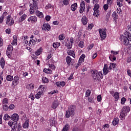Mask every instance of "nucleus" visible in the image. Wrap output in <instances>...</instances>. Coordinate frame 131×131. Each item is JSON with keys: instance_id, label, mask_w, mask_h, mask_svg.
Returning <instances> with one entry per match:
<instances>
[{"instance_id": "obj_57", "label": "nucleus", "mask_w": 131, "mask_h": 131, "mask_svg": "<svg viewBox=\"0 0 131 131\" xmlns=\"http://www.w3.org/2000/svg\"><path fill=\"white\" fill-rule=\"evenodd\" d=\"M109 8V5L108 4H104L103 5V9L105 10V11H107V10H108Z\"/></svg>"}, {"instance_id": "obj_16", "label": "nucleus", "mask_w": 131, "mask_h": 131, "mask_svg": "<svg viewBox=\"0 0 131 131\" xmlns=\"http://www.w3.org/2000/svg\"><path fill=\"white\" fill-rule=\"evenodd\" d=\"M103 71L104 75H107L109 73V70H108V65L107 64H104Z\"/></svg>"}, {"instance_id": "obj_60", "label": "nucleus", "mask_w": 131, "mask_h": 131, "mask_svg": "<svg viewBox=\"0 0 131 131\" xmlns=\"http://www.w3.org/2000/svg\"><path fill=\"white\" fill-rule=\"evenodd\" d=\"M29 97L31 99L32 101L34 100L35 97H34V95H33V94L31 93L30 95L29 96Z\"/></svg>"}, {"instance_id": "obj_49", "label": "nucleus", "mask_w": 131, "mask_h": 131, "mask_svg": "<svg viewBox=\"0 0 131 131\" xmlns=\"http://www.w3.org/2000/svg\"><path fill=\"white\" fill-rule=\"evenodd\" d=\"M125 102H126V98L125 97H123L121 99V104L122 105H124L125 104Z\"/></svg>"}, {"instance_id": "obj_56", "label": "nucleus", "mask_w": 131, "mask_h": 131, "mask_svg": "<svg viewBox=\"0 0 131 131\" xmlns=\"http://www.w3.org/2000/svg\"><path fill=\"white\" fill-rule=\"evenodd\" d=\"M49 67L51 69H52V70H55V69H56V67L53 64H49Z\"/></svg>"}, {"instance_id": "obj_45", "label": "nucleus", "mask_w": 131, "mask_h": 131, "mask_svg": "<svg viewBox=\"0 0 131 131\" xmlns=\"http://www.w3.org/2000/svg\"><path fill=\"white\" fill-rule=\"evenodd\" d=\"M78 47L81 48H83L84 47V42L83 41H80L78 45Z\"/></svg>"}, {"instance_id": "obj_62", "label": "nucleus", "mask_w": 131, "mask_h": 131, "mask_svg": "<svg viewBox=\"0 0 131 131\" xmlns=\"http://www.w3.org/2000/svg\"><path fill=\"white\" fill-rule=\"evenodd\" d=\"M97 101L98 102H101L102 101V96L101 95H98Z\"/></svg>"}, {"instance_id": "obj_4", "label": "nucleus", "mask_w": 131, "mask_h": 131, "mask_svg": "<svg viewBox=\"0 0 131 131\" xmlns=\"http://www.w3.org/2000/svg\"><path fill=\"white\" fill-rule=\"evenodd\" d=\"M33 4H30V13L31 15H34L35 13V10L38 9V0H32Z\"/></svg>"}, {"instance_id": "obj_33", "label": "nucleus", "mask_w": 131, "mask_h": 131, "mask_svg": "<svg viewBox=\"0 0 131 131\" xmlns=\"http://www.w3.org/2000/svg\"><path fill=\"white\" fill-rule=\"evenodd\" d=\"M36 42L34 39L30 40L29 43V47H34V46H35Z\"/></svg>"}, {"instance_id": "obj_8", "label": "nucleus", "mask_w": 131, "mask_h": 131, "mask_svg": "<svg viewBox=\"0 0 131 131\" xmlns=\"http://www.w3.org/2000/svg\"><path fill=\"white\" fill-rule=\"evenodd\" d=\"M8 124L10 127L12 128V130L16 131L17 129V122H15L12 120L9 121Z\"/></svg>"}, {"instance_id": "obj_26", "label": "nucleus", "mask_w": 131, "mask_h": 131, "mask_svg": "<svg viewBox=\"0 0 131 131\" xmlns=\"http://www.w3.org/2000/svg\"><path fill=\"white\" fill-rule=\"evenodd\" d=\"M0 64L1 66V68L2 69H4V68H5V59H4V57H2L1 58Z\"/></svg>"}, {"instance_id": "obj_13", "label": "nucleus", "mask_w": 131, "mask_h": 131, "mask_svg": "<svg viewBox=\"0 0 131 131\" xmlns=\"http://www.w3.org/2000/svg\"><path fill=\"white\" fill-rule=\"evenodd\" d=\"M28 22H31V23H36L37 22V17L36 16H30L28 19Z\"/></svg>"}, {"instance_id": "obj_39", "label": "nucleus", "mask_w": 131, "mask_h": 131, "mask_svg": "<svg viewBox=\"0 0 131 131\" xmlns=\"http://www.w3.org/2000/svg\"><path fill=\"white\" fill-rule=\"evenodd\" d=\"M26 89H27V90H33L34 89V84L31 83V84H28L26 86Z\"/></svg>"}, {"instance_id": "obj_30", "label": "nucleus", "mask_w": 131, "mask_h": 131, "mask_svg": "<svg viewBox=\"0 0 131 131\" xmlns=\"http://www.w3.org/2000/svg\"><path fill=\"white\" fill-rule=\"evenodd\" d=\"M46 90V86L43 85H40L39 88L38 89V91H39V92H42V93H43V92H45Z\"/></svg>"}, {"instance_id": "obj_7", "label": "nucleus", "mask_w": 131, "mask_h": 131, "mask_svg": "<svg viewBox=\"0 0 131 131\" xmlns=\"http://www.w3.org/2000/svg\"><path fill=\"white\" fill-rule=\"evenodd\" d=\"M13 48L11 45H8L6 51V55L10 59L12 57V53L13 52Z\"/></svg>"}, {"instance_id": "obj_25", "label": "nucleus", "mask_w": 131, "mask_h": 131, "mask_svg": "<svg viewBox=\"0 0 131 131\" xmlns=\"http://www.w3.org/2000/svg\"><path fill=\"white\" fill-rule=\"evenodd\" d=\"M119 123V119L118 118H115L113 121V125L115 126V125L118 124Z\"/></svg>"}, {"instance_id": "obj_18", "label": "nucleus", "mask_w": 131, "mask_h": 131, "mask_svg": "<svg viewBox=\"0 0 131 131\" xmlns=\"http://www.w3.org/2000/svg\"><path fill=\"white\" fill-rule=\"evenodd\" d=\"M81 22L83 25H86V24H88V18L85 15L82 16L81 18Z\"/></svg>"}, {"instance_id": "obj_20", "label": "nucleus", "mask_w": 131, "mask_h": 131, "mask_svg": "<svg viewBox=\"0 0 131 131\" xmlns=\"http://www.w3.org/2000/svg\"><path fill=\"white\" fill-rule=\"evenodd\" d=\"M24 128H28L29 127V120L28 119H26L25 122L23 125Z\"/></svg>"}, {"instance_id": "obj_64", "label": "nucleus", "mask_w": 131, "mask_h": 131, "mask_svg": "<svg viewBox=\"0 0 131 131\" xmlns=\"http://www.w3.org/2000/svg\"><path fill=\"white\" fill-rule=\"evenodd\" d=\"M52 8V5L51 4H48L47 5H46L45 9H51Z\"/></svg>"}, {"instance_id": "obj_21", "label": "nucleus", "mask_w": 131, "mask_h": 131, "mask_svg": "<svg viewBox=\"0 0 131 131\" xmlns=\"http://www.w3.org/2000/svg\"><path fill=\"white\" fill-rule=\"evenodd\" d=\"M41 96H43L42 91H39L35 96L36 99H40Z\"/></svg>"}, {"instance_id": "obj_10", "label": "nucleus", "mask_w": 131, "mask_h": 131, "mask_svg": "<svg viewBox=\"0 0 131 131\" xmlns=\"http://www.w3.org/2000/svg\"><path fill=\"white\" fill-rule=\"evenodd\" d=\"M84 10H85V3H84V1H82L80 5V9L79 11L80 14H83L84 12Z\"/></svg>"}, {"instance_id": "obj_53", "label": "nucleus", "mask_w": 131, "mask_h": 131, "mask_svg": "<svg viewBox=\"0 0 131 131\" xmlns=\"http://www.w3.org/2000/svg\"><path fill=\"white\" fill-rule=\"evenodd\" d=\"M100 9V5L99 4H96L94 5V7L93 8V10H99Z\"/></svg>"}, {"instance_id": "obj_63", "label": "nucleus", "mask_w": 131, "mask_h": 131, "mask_svg": "<svg viewBox=\"0 0 131 131\" xmlns=\"http://www.w3.org/2000/svg\"><path fill=\"white\" fill-rule=\"evenodd\" d=\"M45 19L46 20V21H47V22H49V21H50V20H51V16L50 15H47L45 17Z\"/></svg>"}, {"instance_id": "obj_3", "label": "nucleus", "mask_w": 131, "mask_h": 131, "mask_svg": "<svg viewBox=\"0 0 131 131\" xmlns=\"http://www.w3.org/2000/svg\"><path fill=\"white\" fill-rule=\"evenodd\" d=\"M123 45L128 46L129 41H131V34L129 32L126 31L123 36Z\"/></svg>"}, {"instance_id": "obj_1", "label": "nucleus", "mask_w": 131, "mask_h": 131, "mask_svg": "<svg viewBox=\"0 0 131 131\" xmlns=\"http://www.w3.org/2000/svg\"><path fill=\"white\" fill-rule=\"evenodd\" d=\"M130 111V107L128 106H124L120 112V118L121 120H124L125 119V116H127V113Z\"/></svg>"}, {"instance_id": "obj_37", "label": "nucleus", "mask_w": 131, "mask_h": 131, "mask_svg": "<svg viewBox=\"0 0 131 131\" xmlns=\"http://www.w3.org/2000/svg\"><path fill=\"white\" fill-rule=\"evenodd\" d=\"M10 119H11V117L8 115V114H6L4 115L3 117L4 120H5V121H7L8 120H10Z\"/></svg>"}, {"instance_id": "obj_23", "label": "nucleus", "mask_w": 131, "mask_h": 131, "mask_svg": "<svg viewBox=\"0 0 131 131\" xmlns=\"http://www.w3.org/2000/svg\"><path fill=\"white\" fill-rule=\"evenodd\" d=\"M94 11L93 13V16L94 17H96V18H98L99 16H100V10H93Z\"/></svg>"}, {"instance_id": "obj_2", "label": "nucleus", "mask_w": 131, "mask_h": 131, "mask_svg": "<svg viewBox=\"0 0 131 131\" xmlns=\"http://www.w3.org/2000/svg\"><path fill=\"white\" fill-rule=\"evenodd\" d=\"M76 109V106L75 105H71L69 108L68 110H67L66 113V117L67 118H69V117H73L75 114V110Z\"/></svg>"}, {"instance_id": "obj_27", "label": "nucleus", "mask_w": 131, "mask_h": 131, "mask_svg": "<svg viewBox=\"0 0 131 131\" xmlns=\"http://www.w3.org/2000/svg\"><path fill=\"white\" fill-rule=\"evenodd\" d=\"M27 18V15L26 14H23L20 16V17L19 18V22H23Z\"/></svg>"}, {"instance_id": "obj_61", "label": "nucleus", "mask_w": 131, "mask_h": 131, "mask_svg": "<svg viewBox=\"0 0 131 131\" xmlns=\"http://www.w3.org/2000/svg\"><path fill=\"white\" fill-rule=\"evenodd\" d=\"M63 3L65 6H68L69 5V0H63Z\"/></svg>"}, {"instance_id": "obj_31", "label": "nucleus", "mask_w": 131, "mask_h": 131, "mask_svg": "<svg viewBox=\"0 0 131 131\" xmlns=\"http://www.w3.org/2000/svg\"><path fill=\"white\" fill-rule=\"evenodd\" d=\"M85 58V54H82L79 59V61L80 63H82L84 62V58Z\"/></svg>"}, {"instance_id": "obj_58", "label": "nucleus", "mask_w": 131, "mask_h": 131, "mask_svg": "<svg viewBox=\"0 0 131 131\" xmlns=\"http://www.w3.org/2000/svg\"><path fill=\"white\" fill-rule=\"evenodd\" d=\"M113 3V0H107L106 4L108 5V6H111Z\"/></svg>"}, {"instance_id": "obj_32", "label": "nucleus", "mask_w": 131, "mask_h": 131, "mask_svg": "<svg viewBox=\"0 0 131 131\" xmlns=\"http://www.w3.org/2000/svg\"><path fill=\"white\" fill-rule=\"evenodd\" d=\"M70 127V125H69V124H66V125L63 126L61 131H69Z\"/></svg>"}, {"instance_id": "obj_22", "label": "nucleus", "mask_w": 131, "mask_h": 131, "mask_svg": "<svg viewBox=\"0 0 131 131\" xmlns=\"http://www.w3.org/2000/svg\"><path fill=\"white\" fill-rule=\"evenodd\" d=\"M68 55L69 56H71L73 57L74 59H75V52L73 50H69L68 52Z\"/></svg>"}, {"instance_id": "obj_54", "label": "nucleus", "mask_w": 131, "mask_h": 131, "mask_svg": "<svg viewBox=\"0 0 131 131\" xmlns=\"http://www.w3.org/2000/svg\"><path fill=\"white\" fill-rule=\"evenodd\" d=\"M122 2H121L120 1H117V6H118L119 8H121V7H122V6H123V4H122Z\"/></svg>"}, {"instance_id": "obj_17", "label": "nucleus", "mask_w": 131, "mask_h": 131, "mask_svg": "<svg viewBox=\"0 0 131 131\" xmlns=\"http://www.w3.org/2000/svg\"><path fill=\"white\" fill-rule=\"evenodd\" d=\"M35 14L36 15L37 17H38L39 18H43V13H42V12L36 10L35 11Z\"/></svg>"}, {"instance_id": "obj_29", "label": "nucleus", "mask_w": 131, "mask_h": 131, "mask_svg": "<svg viewBox=\"0 0 131 131\" xmlns=\"http://www.w3.org/2000/svg\"><path fill=\"white\" fill-rule=\"evenodd\" d=\"M112 17L114 21H116L117 19H118V15H117V13L116 11H114L112 14Z\"/></svg>"}, {"instance_id": "obj_51", "label": "nucleus", "mask_w": 131, "mask_h": 131, "mask_svg": "<svg viewBox=\"0 0 131 131\" xmlns=\"http://www.w3.org/2000/svg\"><path fill=\"white\" fill-rule=\"evenodd\" d=\"M111 53L113 55L116 57V55H118V54H119V51H114L113 50H112L111 51Z\"/></svg>"}, {"instance_id": "obj_44", "label": "nucleus", "mask_w": 131, "mask_h": 131, "mask_svg": "<svg viewBox=\"0 0 131 131\" xmlns=\"http://www.w3.org/2000/svg\"><path fill=\"white\" fill-rule=\"evenodd\" d=\"M43 72L45 73H47V74H52V71L50 69H43Z\"/></svg>"}, {"instance_id": "obj_12", "label": "nucleus", "mask_w": 131, "mask_h": 131, "mask_svg": "<svg viewBox=\"0 0 131 131\" xmlns=\"http://www.w3.org/2000/svg\"><path fill=\"white\" fill-rule=\"evenodd\" d=\"M11 120H13L14 122H17L19 120V115L14 113L10 117Z\"/></svg>"}, {"instance_id": "obj_59", "label": "nucleus", "mask_w": 131, "mask_h": 131, "mask_svg": "<svg viewBox=\"0 0 131 131\" xmlns=\"http://www.w3.org/2000/svg\"><path fill=\"white\" fill-rule=\"evenodd\" d=\"M58 93H59V91H58L57 90L56 91L54 90V91L50 92L49 93V95H54V94H58Z\"/></svg>"}, {"instance_id": "obj_35", "label": "nucleus", "mask_w": 131, "mask_h": 131, "mask_svg": "<svg viewBox=\"0 0 131 131\" xmlns=\"http://www.w3.org/2000/svg\"><path fill=\"white\" fill-rule=\"evenodd\" d=\"M77 8V3H74L72 4L71 6V9L73 11V12H74V11L76 10Z\"/></svg>"}, {"instance_id": "obj_42", "label": "nucleus", "mask_w": 131, "mask_h": 131, "mask_svg": "<svg viewBox=\"0 0 131 131\" xmlns=\"http://www.w3.org/2000/svg\"><path fill=\"white\" fill-rule=\"evenodd\" d=\"M91 94H92V91L90 89L87 90L85 92V97L88 98V97H90V96H91Z\"/></svg>"}, {"instance_id": "obj_24", "label": "nucleus", "mask_w": 131, "mask_h": 131, "mask_svg": "<svg viewBox=\"0 0 131 131\" xmlns=\"http://www.w3.org/2000/svg\"><path fill=\"white\" fill-rule=\"evenodd\" d=\"M113 97H114L116 102L118 101V100H119V93L115 92L113 95Z\"/></svg>"}, {"instance_id": "obj_34", "label": "nucleus", "mask_w": 131, "mask_h": 131, "mask_svg": "<svg viewBox=\"0 0 131 131\" xmlns=\"http://www.w3.org/2000/svg\"><path fill=\"white\" fill-rule=\"evenodd\" d=\"M109 59L111 62H113L114 61H116V56L113 55V54H111L109 56Z\"/></svg>"}, {"instance_id": "obj_19", "label": "nucleus", "mask_w": 131, "mask_h": 131, "mask_svg": "<svg viewBox=\"0 0 131 131\" xmlns=\"http://www.w3.org/2000/svg\"><path fill=\"white\" fill-rule=\"evenodd\" d=\"M66 60L68 66L71 65V61H72V58L69 56H67L66 58Z\"/></svg>"}, {"instance_id": "obj_50", "label": "nucleus", "mask_w": 131, "mask_h": 131, "mask_svg": "<svg viewBox=\"0 0 131 131\" xmlns=\"http://www.w3.org/2000/svg\"><path fill=\"white\" fill-rule=\"evenodd\" d=\"M3 109L4 111H8L9 110V106L7 104H3Z\"/></svg>"}, {"instance_id": "obj_43", "label": "nucleus", "mask_w": 131, "mask_h": 131, "mask_svg": "<svg viewBox=\"0 0 131 131\" xmlns=\"http://www.w3.org/2000/svg\"><path fill=\"white\" fill-rule=\"evenodd\" d=\"M60 42H54L53 43V47L54 49H58L59 47H60Z\"/></svg>"}, {"instance_id": "obj_14", "label": "nucleus", "mask_w": 131, "mask_h": 131, "mask_svg": "<svg viewBox=\"0 0 131 131\" xmlns=\"http://www.w3.org/2000/svg\"><path fill=\"white\" fill-rule=\"evenodd\" d=\"M42 29L43 30H47V31H50L51 30V26L49 24H43L42 27Z\"/></svg>"}, {"instance_id": "obj_40", "label": "nucleus", "mask_w": 131, "mask_h": 131, "mask_svg": "<svg viewBox=\"0 0 131 131\" xmlns=\"http://www.w3.org/2000/svg\"><path fill=\"white\" fill-rule=\"evenodd\" d=\"M111 65H112V67L115 71H118V69H117V64H116V63L111 62Z\"/></svg>"}, {"instance_id": "obj_36", "label": "nucleus", "mask_w": 131, "mask_h": 131, "mask_svg": "<svg viewBox=\"0 0 131 131\" xmlns=\"http://www.w3.org/2000/svg\"><path fill=\"white\" fill-rule=\"evenodd\" d=\"M13 79H14V77H13V76L8 75L6 76V80H7V81H13Z\"/></svg>"}, {"instance_id": "obj_52", "label": "nucleus", "mask_w": 131, "mask_h": 131, "mask_svg": "<svg viewBox=\"0 0 131 131\" xmlns=\"http://www.w3.org/2000/svg\"><path fill=\"white\" fill-rule=\"evenodd\" d=\"M72 131H81V129L77 126H75L73 128Z\"/></svg>"}, {"instance_id": "obj_28", "label": "nucleus", "mask_w": 131, "mask_h": 131, "mask_svg": "<svg viewBox=\"0 0 131 131\" xmlns=\"http://www.w3.org/2000/svg\"><path fill=\"white\" fill-rule=\"evenodd\" d=\"M42 53V48H40L39 49H37V51L35 53V55L36 56H39L40 54Z\"/></svg>"}, {"instance_id": "obj_5", "label": "nucleus", "mask_w": 131, "mask_h": 131, "mask_svg": "<svg viewBox=\"0 0 131 131\" xmlns=\"http://www.w3.org/2000/svg\"><path fill=\"white\" fill-rule=\"evenodd\" d=\"M91 73L92 74V77L95 80H99L100 78H103V73L102 72H99L96 70H93L92 71Z\"/></svg>"}, {"instance_id": "obj_48", "label": "nucleus", "mask_w": 131, "mask_h": 131, "mask_svg": "<svg viewBox=\"0 0 131 131\" xmlns=\"http://www.w3.org/2000/svg\"><path fill=\"white\" fill-rule=\"evenodd\" d=\"M64 39H65V34H60L59 36V40H63Z\"/></svg>"}, {"instance_id": "obj_15", "label": "nucleus", "mask_w": 131, "mask_h": 131, "mask_svg": "<svg viewBox=\"0 0 131 131\" xmlns=\"http://www.w3.org/2000/svg\"><path fill=\"white\" fill-rule=\"evenodd\" d=\"M58 106H59V101L58 100H54V102L52 103V104L51 105V107L52 109H57L58 108Z\"/></svg>"}, {"instance_id": "obj_11", "label": "nucleus", "mask_w": 131, "mask_h": 131, "mask_svg": "<svg viewBox=\"0 0 131 131\" xmlns=\"http://www.w3.org/2000/svg\"><path fill=\"white\" fill-rule=\"evenodd\" d=\"M12 80V85H14V86H16V85L19 84V78L18 75L15 76L13 78V80Z\"/></svg>"}, {"instance_id": "obj_41", "label": "nucleus", "mask_w": 131, "mask_h": 131, "mask_svg": "<svg viewBox=\"0 0 131 131\" xmlns=\"http://www.w3.org/2000/svg\"><path fill=\"white\" fill-rule=\"evenodd\" d=\"M66 47H67L68 50H70V49H72L73 43L70 42H68L67 43V45H66Z\"/></svg>"}, {"instance_id": "obj_55", "label": "nucleus", "mask_w": 131, "mask_h": 131, "mask_svg": "<svg viewBox=\"0 0 131 131\" xmlns=\"http://www.w3.org/2000/svg\"><path fill=\"white\" fill-rule=\"evenodd\" d=\"M88 100L90 103H94V97H89Z\"/></svg>"}, {"instance_id": "obj_47", "label": "nucleus", "mask_w": 131, "mask_h": 131, "mask_svg": "<svg viewBox=\"0 0 131 131\" xmlns=\"http://www.w3.org/2000/svg\"><path fill=\"white\" fill-rule=\"evenodd\" d=\"M42 81L43 83H48V82H49V79L46 77H44L42 78Z\"/></svg>"}, {"instance_id": "obj_6", "label": "nucleus", "mask_w": 131, "mask_h": 131, "mask_svg": "<svg viewBox=\"0 0 131 131\" xmlns=\"http://www.w3.org/2000/svg\"><path fill=\"white\" fill-rule=\"evenodd\" d=\"M99 32L101 40H104V39H105L107 36L106 30H105L104 29H99Z\"/></svg>"}, {"instance_id": "obj_38", "label": "nucleus", "mask_w": 131, "mask_h": 131, "mask_svg": "<svg viewBox=\"0 0 131 131\" xmlns=\"http://www.w3.org/2000/svg\"><path fill=\"white\" fill-rule=\"evenodd\" d=\"M111 16V9L110 10L106 15V21H109V19H110V16Z\"/></svg>"}, {"instance_id": "obj_9", "label": "nucleus", "mask_w": 131, "mask_h": 131, "mask_svg": "<svg viewBox=\"0 0 131 131\" xmlns=\"http://www.w3.org/2000/svg\"><path fill=\"white\" fill-rule=\"evenodd\" d=\"M14 19H13V17L11 16L10 15L7 16V20H6V24L8 25V26H12V25H14Z\"/></svg>"}, {"instance_id": "obj_46", "label": "nucleus", "mask_w": 131, "mask_h": 131, "mask_svg": "<svg viewBox=\"0 0 131 131\" xmlns=\"http://www.w3.org/2000/svg\"><path fill=\"white\" fill-rule=\"evenodd\" d=\"M9 103V99L7 98H4L3 100L2 103L3 105H7V104H8Z\"/></svg>"}]
</instances>
